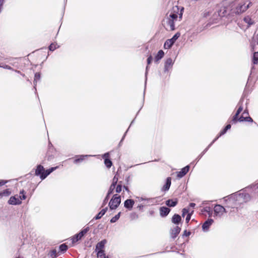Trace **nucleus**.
Segmentation results:
<instances>
[{"label": "nucleus", "mask_w": 258, "mask_h": 258, "mask_svg": "<svg viewBox=\"0 0 258 258\" xmlns=\"http://www.w3.org/2000/svg\"><path fill=\"white\" fill-rule=\"evenodd\" d=\"M245 101V98L244 96H242L238 103H237V107H238V109L236 111V112L235 114L233 116V118L231 121V122L233 124H235L237 122H243V121H246V122H252L253 119L252 118L250 117L249 116H244L243 115H241L239 117H238V116L240 112L243 110L244 108V102Z\"/></svg>", "instance_id": "f257e3e1"}, {"label": "nucleus", "mask_w": 258, "mask_h": 258, "mask_svg": "<svg viewBox=\"0 0 258 258\" xmlns=\"http://www.w3.org/2000/svg\"><path fill=\"white\" fill-rule=\"evenodd\" d=\"M178 10L179 9L178 7L176 6L173 7V12H171L169 16L167 18L166 20L167 23L166 29L167 30L170 31L174 30L175 29L174 22L177 20L178 15L179 18L181 19L182 16V11L183 10V8H181L180 13H178Z\"/></svg>", "instance_id": "f03ea898"}, {"label": "nucleus", "mask_w": 258, "mask_h": 258, "mask_svg": "<svg viewBox=\"0 0 258 258\" xmlns=\"http://www.w3.org/2000/svg\"><path fill=\"white\" fill-rule=\"evenodd\" d=\"M226 202V208L231 209H237L241 205V202H238L236 197L233 194L230 195L225 200Z\"/></svg>", "instance_id": "7ed1b4c3"}, {"label": "nucleus", "mask_w": 258, "mask_h": 258, "mask_svg": "<svg viewBox=\"0 0 258 258\" xmlns=\"http://www.w3.org/2000/svg\"><path fill=\"white\" fill-rule=\"evenodd\" d=\"M233 195L236 197L238 201L241 202V204L244 202H247L250 200V195L245 192L244 189L240 190L239 193L235 192Z\"/></svg>", "instance_id": "20e7f679"}, {"label": "nucleus", "mask_w": 258, "mask_h": 258, "mask_svg": "<svg viewBox=\"0 0 258 258\" xmlns=\"http://www.w3.org/2000/svg\"><path fill=\"white\" fill-rule=\"evenodd\" d=\"M251 5V3L248 1L240 3L236 8L235 13L236 14H241L246 11Z\"/></svg>", "instance_id": "39448f33"}, {"label": "nucleus", "mask_w": 258, "mask_h": 258, "mask_svg": "<svg viewBox=\"0 0 258 258\" xmlns=\"http://www.w3.org/2000/svg\"><path fill=\"white\" fill-rule=\"evenodd\" d=\"M121 203L120 196L114 195L109 203V206L111 210L116 209Z\"/></svg>", "instance_id": "423d86ee"}, {"label": "nucleus", "mask_w": 258, "mask_h": 258, "mask_svg": "<svg viewBox=\"0 0 258 258\" xmlns=\"http://www.w3.org/2000/svg\"><path fill=\"white\" fill-rule=\"evenodd\" d=\"M214 217L221 218L224 213H227L228 211L226 208H224L220 205H216L214 208Z\"/></svg>", "instance_id": "0eeeda50"}, {"label": "nucleus", "mask_w": 258, "mask_h": 258, "mask_svg": "<svg viewBox=\"0 0 258 258\" xmlns=\"http://www.w3.org/2000/svg\"><path fill=\"white\" fill-rule=\"evenodd\" d=\"M180 35L179 33H176L171 39H167L164 43V48L165 49L171 48L176 40L179 38Z\"/></svg>", "instance_id": "6e6552de"}, {"label": "nucleus", "mask_w": 258, "mask_h": 258, "mask_svg": "<svg viewBox=\"0 0 258 258\" xmlns=\"http://www.w3.org/2000/svg\"><path fill=\"white\" fill-rule=\"evenodd\" d=\"M214 220L212 219H208L202 225V230L204 232H208L210 227L213 223Z\"/></svg>", "instance_id": "1a4fd4ad"}, {"label": "nucleus", "mask_w": 258, "mask_h": 258, "mask_svg": "<svg viewBox=\"0 0 258 258\" xmlns=\"http://www.w3.org/2000/svg\"><path fill=\"white\" fill-rule=\"evenodd\" d=\"M173 61L172 58H168L166 59L164 64V71L168 72L169 71L172 67L173 64Z\"/></svg>", "instance_id": "9d476101"}, {"label": "nucleus", "mask_w": 258, "mask_h": 258, "mask_svg": "<svg viewBox=\"0 0 258 258\" xmlns=\"http://www.w3.org/2000/svg\"><path fill=\"white\" fill-rule=\"evenodd\" d=\"M189 166L187 165L181 169L180 171L177 172V176L179 178L183 177L189 171Z\"/></svg>", "instance_id": "9b49d317"}, {"label": "nucleus", "mask_w": 258, "mask_h": 258, "mask_svg": "<svg viewBox=\"0 0 258 258\" xmlns=\"http://www.w3.org/2000/svg\"><path fill=\"white\" fill-rule=\"evenodd\" d=\"M106 243L107 240L106 239H103L97 243L95 246V251H98L99 250H104V248Z\"/></svg>", "instance_id": "f8f14e48"}, {"label": "nucleus", "mask_w": 258, "mask_h": 258, "mask_svg": "<svg viewBox=\"0 0 258 258\" xmlns=\"http://www.w3.org/2000/svg\"><path fill=\"white\" fill-rule=\"evenodd\" d=\"M8 203L10 205H16L21 204V201L19 198H16V196L11 197L8 201Z\"/></svg>", "instance_id": "ddd939ff"}, {"label": "nucleus", "mask_w": 258, "mask_h": 258, "mask_svg": "<svg viewBox=\"0 0 258 258\" xmlns=\"http://www.w3.org/2000/svg\"><path fill=\"white\" fill-rule=\"evenodd\" d=\"M57 168V167H51L46 170H44V173L40 175V178L42 180L44 179L48 175H49L52 171L55 170Z\"/></svg>", "instance_id": "4468645a"}, {"label": "nucleus", "mask_w": 258, "mask_h": 258, "mask_svg": "<svg viewBox=\"0 0 258 258\" xmlns=\"http://www.w3.org/2000/svg\"><path fill=\"white\" fill-rule=\"evenodd\" d=\"M170 210L165 207H161L160 208V215L162 217H166L170 212Z\"/></svg>", "instance_id": "2eb2a0df"}, {"label": "nucleus", "mask_w": 258, "mask_h": 258, "mask_svg": "<svg viewBox=\"0 0 258 258\" xmlns=\"http://www.w3.org/2000/svg\"><path fill=\"white\" fill-rule=\"evenodd\" d=\"M171 183V178L168 177L166 179V182L162 188V190L163 191H168L170 188Z\"/></svg>", "instance_id": "dca6fc26"}, {"label": "nucleus", "mask_w": 258, "mask_h": 258, "mask_svg": "<svg viewBox=\"0 0 258 258\" xmlns=\"http://www.w3.org/2000/svg\"><path fill=\"white\" fill-rule=\"evenodd\" d=\"M181 228L178 226H176L173 229H171V237L172 238H175L178 234L180 232Z\"/></svg>", "instance_id": "f3484780"}, {"label": "nucleus", "mask_w": 258, "mask_h": 258, "mask_svg": "<svg viewBox=\"0 0 258 258\" xmlns=\"http://www.w3.org/2000/svg\"><path fill=\"white\" fill-rule=\"evenodd\" d=\"M135 204V202L133 200L127 199L125 201L124 203V206L125 208L128 210H131Z\"/></svg>", "instance_id": "a211bd4d"}, {"label": "nucleus", "mask_w": 258, "mask_h": 258, "mask_svg": "<svg viewBox=\"0 0 258 258\" xmlns=\"http://www.w3.org/2000/svg\"><path fill=\"white\" fill-rule=\"evenodd\" d=\"M181 220V217L179 215L174 214L172 218V222L175 224H178Z\"/></svg>", "instance_id": "6ab92c4d"}, {"label": "nucleus", "mask_w": 258, "mask_h": 258, "mask_svg": "<svg viewBox=\"0 0 258 258\" xmlns=\"http://www.w3.org/2000/svg\"><path fill=\"white\" fill-rule=\"evenodd\" d=\"M44 171V168L43 166L41 165H38L37 166V168L35 170V175L37 176L39 175L40 176V175L43 174Z\"/></svg>", "instance_id": "aec40b11"}, {"label": "nucleus", "mask_w": 258, "mask_h": 258, "mask_svg": "<svg viewBox=\"0 0 258 258\" xmlns=\"http://www.w3.org/2000/svg\"><path fill=\"white\" fill-rule=\"evenodd\" d=\"M177 200L176 199L173 200H168L166 202V205L170 207H175L177 204Z\"/></svg>", "instance_id": "412c9836"}, {"label": "nucleus", "mask_w": 258, "mask_h": 258, "mask_svg": "<svg viewBox=\"0 0 258 258\" xmlns=\"http://www.w3.org/2000/svg\"><path fill=\"white\" fill-rule=\"evenodd\" d=\"M88 155H79L77 156L75 158V159L74 161V163L75 164H78L82 161H83L85 158L87 157Z\"/></svg>", "instance_id": "4be33fe9"}, {"label": "nucleus", "mask_w": 258, "mask_h": 258, "mask_svg": "<svg viewBox=\"0 0 258 258\" xmlns=\"http://www.w3.org/2000/svg\"><path fill=\"white\" fill-rule=\"evenodd\" d=\"M244 21L247 24V27H249L250 26L254 24V21L251 19L249 16H246L243 19Z\"/></svg>", "instance_id": "5701e85b"}, {"label": "nucleus", "mask_w": 258, "mask_h": 258, "mask_svg": "<svg viewBox=\"0 0 258 258\" xmlns=\"http://www.w3.org/2000/svg\"><path fill=\"white\" fill-rule=\"evenodd\" d=\"M108 208L106 207L104 209H103L95 217L94 219L96 220H98L100 219L106 212Z\"/></svg>", "instance_id": "b1692460"}, {"label": "nucleus", "mask_w": 258, "mask_h": 258, "mask_svg": "<svg viewBox=\"0 0 258 258\" xmlns=\"http://www.w3.org/2000/svg\"><path fill=\"white\" fill-rule=\"evenodd\" d=\"M164 55V52L163 50H160L157 55L155 56V59L156 61H159L161 59Z\"/></svg>", "instance_id": "393cba45"}, {"label": "nucleus", "mask_w": 258, "mask_h": 258, "mask_svg": "<svg viewBox=\"0 0 258 258\" xmlns=\"http://www.w3.org/2000/svg\"><path fill=\"white\" fill-rule=\"evenodd\" d=\"M11 194V191L9 189H6L4 190L3 191L0 192V198H2L4 197H8Z\"/></svg>", "instance_id": "a878e982"}, {"label": "nucleus", "mask_w": 258, "mask_h": 258, "mask_svg": "<svg viewBox=\"0 0 258 258\" xmlns=\"http://www.w3.org/2000/svg\"><path fill=\"white\" fill-rule=\"evenodd\" d=\"M96 252H97V256L98 258H109L108 256L106 255L104 250H99Z\"/></svg>", "instance_id": "bb28decb"}, {"label": "nucleus", "mask_w": 258, "mask_h": 258, "mask_svg": "<svg viewBox=\"0 0 258 258\" xmlns=\"http://www.w3.org/2000/svg\"><path fill=\"white\" fill-rule=\"evenodd\" d=\"M82 238V236L81 235H80V232L77 234H76L72 238V242L75 243L80 240Z\"/></svg>", "instance_id": "cd10ccee"}, {"label": "nucleus", "mask_w": 258, "mask_h": 258, "mask_svg": "<svg viewBox=\"0 0 258 258\" xmlns=\"http://www.w3.org/2000/svg\"><path fill=\"white\" fill-rule=\"evenodd\" d=\"M252 62L254 64H256L258 63V52H255L253 53L252 57Z\"/></svg>", "instance_id": "c85d7f7f"}, {"label": "nucleus", "mask_w": 258, "mask_h": 258, "mask_svg": "<svg viewBox=\"0 0 258 258\" xmlns=\"http://www.w3.org/2000/svg\"><path fill=\"white\" fill-rule=\"evenodd\" d=\"M154 200L155 199L153 198H147L146 199H145V205H153L154 203Z\"/></svg>", "instance_id": "c756f323"}, {"label": "nucleus", "mask_w": 258, "mask_h": 258, "mask_svg": "<svg viewBox=\"0 0 258 258\" xmlns=\"http://www.w3.org/2000/svg\"><path fill=\"white\" fill-rule=\"evenodd\" d=\"M104 164L108 168H110L112 164L111 161L108 158H105L104 159Z\"/></svg>", "instance_id": "7c9ffc66"}, {"label": "nucleus", "mask_w": 258, "mask_h": 258, "mask_svg": "<svg viewBox=\"0 0 258 258\" xmlns=\"http://www.w3.org/2000/svg\"><path fill=\"white\" fill-rule=\"evenodd\" d=\"M120 214H121V213L119 212L117 215H116L115 216L112 217L110 220V222L113 223H115L116 221H117L119 219V218L120 216Z\"/></svg>", "instance_id": "2f4dec72"}, {"label": "nucleus", "mask_w": 258, "mask_h": 258, "mask_svg": "<svg viewBox=\"0 0 258 258\" xmlns=\"http://www.w3.org/2000/svg\"><path fill=\"white\" fill-rule=\"evenodd\" d=\"M68 246L64 243L60 245V246L59 247V250L61 252H63L66 251L68 249Z\"/></svg>", "instance_id": "473e14b6"}, {"label": "nucleus", "mask_w": 258, "mask_h": 258, "mask_svg": "<svg viewBox=\"0 0 258 258\" xmlns=\"http://www.w3.org/2000/svg\"><path fill=\"white\" fill-rule=\"evenodd\" d=\"M59 46L57 44L51 43L49 46V49L50 51H54L57 48H58Z\"/></svg>", "instance_id": "72a5a7b5"}, {"label": "nucleus", "mask_w": 258, "mask_h": 258, "mask_svg": "<svg viewBox=\"0 0 258 258\" xmlns=\"http://www.w3.org/2000/svg\"><path fill=\"white\" fill-rule=\"evenodd\" d=\"M210 147L208 146L198 156L196 160L199 161V160L202 158V157L205 154V153L208 150Z\"/></svg>", "instance_id": "f704fd0d"}, {"label": "nucleus", "mask_w": 258, "mask_h": 258, "mask_svg": "<svg viewBox=\"0 0 258 258\" xmlns=\"http://www.w3.org/2000/svg\"><path fill=\"white\" fill-rule=\"evenodd\" d=\"M247 99H246L245 103V108L244 109V111H243L242 114V115H243V116L249 115L248 110L247 109Z\"/></svg>", "instance_id": "c9c22d12"}, {"label": "nucleus", "mask_w": 258, "mask_h": 258, "mask_svg": "<svg viewBox=\"0 0 258 258\" xmlns=\"http://www.w3.org/2000/svg\"><path fill=\"white\" fill-rule=\"evenodd\" d=\"M49 255L52 258H56L57 257L56 250L55 249H53L51 250L49 253Z\"/></svg>", "instance_id": "e433bc0d"}, {"label": "nucleus", "mask_w": 258, "mask_h": 258, "mask_svg": "<svg viewBox=\"0 0 258 258\" xmlns=\"http://www.w3.org/2000/svg\"><path fill=\"white\" fill-rule=\"evenodd\" d=\"M115 187V186L114 185V184H111V185L110 186L109 189L108 191L107 194V195H108V196H109L111 194H112Z\"/></svg>", "instance_id": "4c0bfd02"}, {"label": "nucleus", "mask_w": 258, "mask_h": 258, "mask_svg": "<svg viewBox=\"0 0 258 258\" xmlns=\"http://www.w3.org/2000/svg\"><path fill=\"white\" fill-rule=\"evenodd\" d=\"M121 182V181H120L116 187V192L117 193L120 192L122 190Z\"/></svg>", "instance_id": "58836bf2"}, {"label": "nucleus", "mask_w": 258, "mask_h": 258, "mask_svg": "<svg viewBox=\"0 0 258 258\" xmlns=\"http://www.w3.org/2000/svg\"><path fill=\"white\" fill-rule=\"evenodd\" d=\"M89 230V227H87L80 232V235L83 237L88 231Z\"/></svg>", "instance_id": "ea45409f"}, {"label": "nucleus", "mask_w": 258, "mask_h": 258, "mask_svg": "<svg viewBox=\"0 0 258 258\" xmlns=\"http://www.w3.org/2000/svg\"><path fill=\"white\" fill-rule=\"evenodd\" d=\"M118 178L117 176V174H116L113 178L112 183L111 184H114V185L116 186L118 181Z\"/></svg>", "instance_id": "a19ab883"}, {"label": "nucleus", "mask_w": 258, "mask_h": 258, "mask_svg": "<svg viewBox=\"0 0 258 258\" xmlns=\"http://www.w3.org/2000/svg\"><path fill=\"white\" fill-rule=\"evenodd\" d=\"M253 82H247V83L246 84V86H245V91L246 92L247 91H249V87L251 85H253Z\"/></svg>", "instance_id": "79ce46f5"}, {"label": "nucleus", "mask_w": 258, "mask_h": 258, "mask_svg": "<svg viewBox=\"0 0 258 258\" xmlns=\"http://www.w3.org/2000/svg\"><path fill=\"white\" fill-rule=\"evenodd\" d=\"M20 195H21L19 197V199L21 201L26 199V196L24 194V191L23 190L20 191Z\"/></svg>", "instance_id": "37998d69"}, {"label": "nucleus", "mask_w": 258, "mask_h": 258, "mask_svg": "<svg viewBox=\"0 0 258 258\" xmlns=\"http://www.w3.org/2000/svg\"><path fill=\"white\" fill-rule=\"evenodd\" d=\"M109 196H108V195H107L103 201L102 207H104L107 203L109 200Z\"/></svg>", "instance_id": "c03bdc74"}, {"label": "nucleus", "mask_w": 258, "mask_h": 258, "mask_svg": "<svg viewBox=\"0 0 258 258\" xmlns=\"http://www.w3.org/2000/svg\"><path fill=\"white\" fill-rule=\"evenodd\" d=\"M41 78V75L39 73H36L35 74L34 76V81H37L40 80Z\"/></svg>", "instance_id": "a18cd8bd"}, {"label": "nucleus", "mask_w": 258, "mask_h": 258, "mask_svg": "<svg viewBox=\"0 0 258 258\" xmlns=\"http://www.w3.org/2000/svg\"><path fill=\"white\" fill-rule=\"evenodd\" d=\"M0 68H3L5 69L11 70H13L11 66H10L9 65H7V64H5V65H1L0 64Z\"/></svg>", "instance_id": "49530a36"}, {"label": "nucleus", "mask_w": 258, "mask_h": 258, "mask_svg": "<svg viewBox=\"0 0 258 258\" xmlns=\"http://www.w3.org/2000/svg\"><path fill=\"white\" fill-rule=\"evenodd\" d=\"M182 216L184 217L185 215L188 213V210L185 208L182 209Z\"/></svg>", "instance_id": "de8ad7c7"}, {"label": "nucleus", "mask_w": 258, "mask_h": 258, "mask_svg": "<svg viewBox=\"0 0 258 258\" xmlns=\"http://www.w3.org/2000/svg\"><path fill=\"white\" fill-rule=\"evenodd\" d=\"M190 218H191V214H188L186 216V217L185 219V221H186V223H188L189 222V221L190 220Z\"/></svg>", "instance_id": "09e8293b"}, {"label": "nucleus", "mask_w": 258, "mask_h": 258, "mask_svg": "<svg viewBox=\"0 0 258 258\" xmlns=\"http://www.w3.org/2000/svg\"><path fill=\"white\" fill-rule=\"evenodd\" d=\"M5 0H0V13L3 10V6L4 5Z\"/></svg>", "instance_id": "8fccbe9b"}, {"label": "nucleus", "mask_w": 258, "mask_h": 258, "mask_svg": "<svg viewBox=\"0 0 258 258\" xmlns=\"http://www.w3.org/2000/svg\"><path fill=\"white\" fill-rule=\"evenodd\" d=\"M227 131V130H226V128H224L222 131H221V132L220 133V134H219V136L220 137V136H222V135H224V134L226 133Z\"/></svg>", "instance_id": "3c124183"}, {"label": "nucleus", "mask_w": 258, "mask_h": 258, "mask_svg": "<svg viewBox=\"0 0 258 258\" xmlns=\"http://www.w3.org/2000/svg\"><path fill=\"white\" fill-rule=\"evenodd\" d=\"M227 131V130H226V128H224L222 131H221V132L220 133V134H219V136L220 137V136H222V135H224V134L226 133Z\"/></svg>", "instance_id": "603ef678"}, {"label": "nucleus", "mask_w": 258, "mask_h": 258, "mask_svg": "<svg viewBox=\"0 0 258 258\" xmlns=\"http://www.w3.org/2000/svg\"><path fill=\"white\" fill-rule=\"evenodd\" d=\"M227 131V130H226V128H224L222 131H221V132L220 133V134H219V136L220 137V136H222V135H224V134L226 133Z\"/></svg>", "instance_id": "864d4df0"}, {"label": "nucleus", "mask_w": 258, "mask_h": 258, "mask_svg": "<svg viewBox=\"0 0 258 258\" xmlns=\"http://www.w3.org/2000/svg\"><path fill=\"white\" fill-rule=\"evenodd\" d=\"M153 60L152 56H149L147 58V63L148 64H150Z\"/></svg>", "instance_id": "5fc2aeb1"}, {"label": "nucleus", "mask_w": 258, "mask_h": 258, "mask_svg": "<svg viewBox=\"0 0 258 258\" xmlns=\"http://www.w3.org/2000/svg\"><path fill=\"white\" fill-rule=\"evenodd\" d=\"M220 137L219 135H218L209 145L208 147H210Z\"/></svg>", "instance_id": "6e6d98bb"}, {"label": "nucleus", "mask_w": 258, "mask_h": 258, "mask_svg": "<svg viewBox=\"0 0 258 258\" xmlns=\"http://www.w3.org/2000/svg\"><path fill=\"white\" fill-rule=\"evenodd\" d=\"M190 233H191L190 232H189V231L187 232L186 230H185L184 231L183 236H188L190 235Z\"/></svg>", "instance_id": "4d7b16f0"}, {"label": "nucleus", "mask_w": 258, "mask_h": 258, "mask_svg": "<svg viewBox=\"0 0 258 258\" xmlns=\"http://www.w3.org/2000/svg\"><path fill=\"white\" fill-rule=\"evenodd\" d=\"M145 206H146V205H145V203H144V204L139 205L138 206V208L141 210V209H142Z\"/></svg>", "instance_id": "13d9d810"}, {"label": "nucleus", "mask_w": 258, "mask_h": 258, "mask_svg": "<svg viewBox=\"0 0 258 258\" xmlns=\"http://www.w3.org/2000/svg\"><path fill=\"white\" fill-rule=\"evenodd\" d=\"M7 182V181L0 180V186L5 184Z\"/></svg>", "instance_id": "bf43d9fd"}, {"label": "nucleus", "mask_w": 258, "mask_h": 258, "mask_svg": "<svg viewBox=\"0 0 258 258\" xmlns=\"http://www.w3.org/2000/svg\"><path fill=\"white\" fill-rule=\"evenodd\" d=\"M137 198L138 199V201L139 202L144 201L145 202V199H146V198H142V197H138Z\"/></svg>", "instance_id": "052dcab7"}, {"label": "nucleus", "mask_w": 258, "mask_h": 258, "mask_svg": "<svg viewBox=\"0 0 258 258\" xmlns=\"http://www.w3.org/2000/svg\"><path fill=\"white\" fill-rule=\"evenodd\" d=\"M126 133H127V131H126V132L124 133V134L123 136L122 137V139H121V141H120L119 144V145L121 144V142H122L123 141V140H124V138H125V135H126Z\"/></svg>", "instance_id": "680f3d73"}, {"label": "nucleus", "mask_w": 258, "mask_h": 258, "mask_svg": "<svg viewBox=\"0 0 258 258\" xmlns=\"http://www.w3.org/2000/svg\"><path fill=\"white\" fill-rule=\"evenodd\" d=\"M103 157L104 158H108L109 157V153H105L103 156Z\"/></svg>", "instance_id": "e2e57ef3"}, {"label": "nucleus", "mask_w": 258, "mask_h": 258, "mask_svg": "<svg viewBox=\"0 0 258 258\" xmlns=\"http://www.w3.org/2000/svg\"><path fill=\"white\" fill-rule=\"evenodd\" d=\"M231 125L230 124H228L225 126V128H226V130H228L231 128Z\"/></svg>", "instance_id": "0e129e2a"}, {"label": "nucleus", "mask_w": 258, "mask_h": 258, "mask_svg": "<svg viewBox=\"0 0 258 258\" xmlns=\"http://www.w3.org/2000/svg\"><path fill=\"white\" fill-rule=\"evenodd\" d=\"M189 206L191 208H194L196 206V204L194 203H191L189 204Z\"/></svg>", "instance_id": "69168bd1"}, {"label": "nucleus", "mask_w": 258, "mask_h": 258, "mask_svg": "<svg viewBox=\"0 0 258 258\" xmlns=\"http://www.w3.org/2000/svg\"><path fill=\"white\" fill-rule=\"evenodd\" d=\"M210 208L209 207H207L205 208V211L207 212H210Z\"/></svg>", "instance_id": "338daca9"}, {"label": "nucleus", "mask_w": 258, "mask_h": 258, "mask_svg": "<svg viewBox=\"0 0 258 258\" xmlns=\"http://www.w3.org/2000/svg\"><path fill=\"white\" fill-rule=\"evenodd\" d=\"M123 188L124 190H125L126 191L129 192V189L127 186L123 185Z\"/></svg>", "instance_id": "774afa93"}]
</instances>
